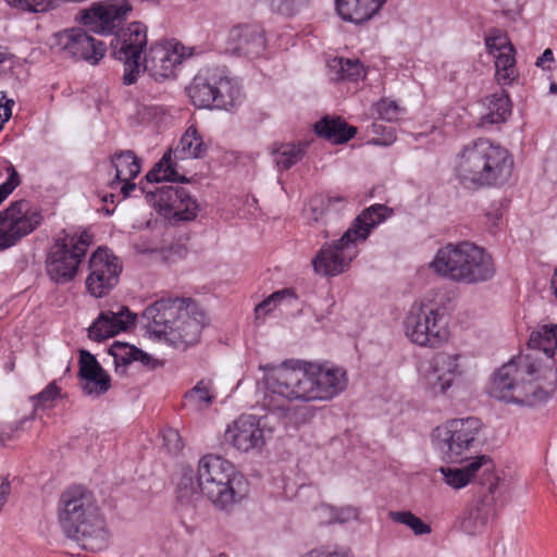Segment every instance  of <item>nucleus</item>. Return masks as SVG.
<instances>
[{
	"label": "nucleus",
	"mask_w": 557,
	"mask_h": 557,
	"mask_svg": "<svg viewBox=\"0 0 557 557\" xmlns=\"http://www.w3.org/2000/svg\"><path fill=\"white\" fill-rule=\"evenodd\" d=\"M60 395V387L55 382L49 383L44 391L30 397L34 409H46L54 406L55 399Z\"/></svg>",
	"instance_id": "nucleus-41"
},
{
	"label": "nucleus",
	"mask_w": 557,
	"mask_h": 557,
	"mask_svg": "<svg viewBox=\"0 0 557 557\" xmlns=\"http://www.w3.org/2000/svg\"><path fill=\"white\" fill-rule=\"evenodd\" d=\"M7 3L21 11L44 13L60 7L59 0H5Z\"/></svg>",
	"instance_id": "nucleus-40"
},
{
	"label": "nucleus",
	"mask_w": 557,
	"mask_h": 557,
	"mask_svg": "<svg viewBox=\"0 0 557 557\" xmlns=\"http://www.w3.org/2000/svg\"><path fill=\"white\" fill-rule=\"evenodd\" d=\"M41 213L29 201L20 199L0 212V250L16 245L41 223Z\"/></svg>",
	"instance_id": "nucleus-13"
},
{
	"label": "nucleus",
	"mask_w": 557,
	"mask_h": 557,
	"mask_svg": "<svg viewBox=\"0 0 557 557\" xmlns=\"http://www.w3.org/2000/svg\"><path fill=\"white\" fill-rule=\"evenodd\" d=\"M528 346L532 354L513 358L495 372L490 386L492 397L533 407L545 403L556 391L553 357L557 350V324L537 326Z\"/></svg>",
	"instance_id": "nucleus-1"
},
{
	"label": "nucleus",
	"mask_w": 557,
	"mask_h": 557,
	"mask_svg": "<svg viewBox=\"0 0 557 557\" xmlns=\"http://www.w3.org/2000/svg\"><path fill=\"white\" fill-rule=\"evenodd\" d=\"M104 202L107 201H111L113 202L114 201V195L113 194H110V195H106L102 199Z\"/></svg>",
	"instance_id": "nucleus-54"
},
{
	"label": "nucleus",
	"mask_w": 557,
	"mask_h": 557,
	"mask_svg": "<svg viewBox=\"0 0 557 557\" xmlns=\"http://www.w3.org/2000/svg\"><path fill=\"white\" fill-rule=\"evenodd\" d=\"M512 170L513 159L509 151L485 138L466 145L456 156L455 174L466 188L503 185Z\"/></svg>",
	"instance_id": "nucleus-5"
},
{
	"label": "nucleus",
	"mask_w": 557,
	"mask_h": 557,
	"mask_svg": "<svg viewBox=\"0 0 557 557\" xmlns=\"http://www.w3.org/2000/svg\"><path fill=\"white\" fill-rule=\"evenodd\" d=\"M554 60V54L550 49H546L540 58H537L535 65L543 66L545 62H552Z\"/></svg>",
	"instance_id": "nucleus-50"
},
{
	"label": "nucleus",
	"mask_w": 557,
	"mask_h": 557,
	"mask_svg": "<svg viewBox=\"0 0 557 557\" xmlns=\"http://www.w3.org/2000/svg\"><path fill=\"white\" fill-rule=\"evenodd\" d=\"M187 94L198 108L227 109L233 106L238 91L226 76L205 71L194 77Z\"/></svg>",
	"instance_id": "nucleus-12"
},
{
	"label": "nucleus",
	"mask_w": 557,
	"mask_h": 557,
	"mask_svg": "<svg viewBox=\"0 0 557 557\" xmlns=\"http://www.w3.org/2000/svg\"><path fill=\"white\" fill-rule=\"evenodd\" d=\"M214 391L210 381L201 380L185 394V406L195 411L209 408L214 399Z\"/></svg>",
	"instance_id": "nucleus-34"
},
{
	"label": "nucleus",
	"mask_w": 557,
	"mask_h": 557,
	"mask_svg": "<svg viewBox=\"0 0 557 557\" xmlns=\"http://www.w3.org/2000/svg\"><path fill=\"white\" fill-rule=\"evenodd\" d=\"M438 309L431 302H414L404 321L405 334L414 344L437 347L445 334L438 324Z\"/></svg>",
	"instance_id": "nucleus-14"
},
{
	"label": "nucleus",
	"mask_w": 557,
	"mask_h": 557,
	"mask_svg": "<svg viewBox=\"0 0 557 557\" xmlns=\"http://www.w3.org/2000/svg\"><path fill=\"white\" fill-rule=\"evenodd\" d=\"M111 163L115 169V178L117 181H132L141 170L140 159L132 150L114 153L111 157Z\"/></svg>",
	"instance_id": "nucleus-31"
},
{
	"label": "nucleus",
	"mask_w": 557,
	"mask_h": 557,
	"mask_svg": "<svg viewBox=\"0 0 557 557\" xmlns=\"http://www.w3.org/2000/svg\"><path fill=\"white\" fill-rule=\"evenodd\" d=\"M113 55L123 63L124 85L136 83L141 73V53L147 46V27L140 22L131 23L121 29L111 41Z\"/></svg>",
	"instance_id": "nucleus-11"
},
{
	"label": "nucleus",
	"mask_w": 557,
	"mask_h": 557,
	"mask_svg": "<svg viewBox=\"0 0 557 557\" xmlns=\"http://www.w3.org/2000/svg\"><path fill=\"white\" fill-rule=\"evenodd\" d=\"M493 468L494 465L492 459L485 455H482L475 457L461 468L441 467L440 472L442 473L445 483L455 490L465 487L472 478L481 473L485 476V481L482 482L484 490L490 484V476H496L493 472Z\"/></svg>",
	"instance_id": "nucleus-23"
},
{
	"label": "nucleus",
	"mask_w": 557,
	"mask_h": 557,
	"mask_svg": "<svg viewBox=\"0 0 557 557\" xmlns=\"http://www.w3.org/2000/svg\"><path fill=\"white\" fill-rule=\"evenodd\" d=\"M504 10L511 11L517 5L518 0H495Z\"/></svg>",
	"instance_id": "nucleus-51"
},
{
	"label": "nucleus",
	"mask_w": 557,
	"mask_h": 557,
	"mask_svg": "<svg viewBox=\"0 0 557 557\" xmlns=\"http://www.w3.org/2000/svg\"><path fill=\"white\" fill-rule=\"evenodd\" d=\"M190 55L189 49L177 41L156 42L141 62V73L147 71L156 79L169 78L174 75L176 66Z\"/></svg>",
	"instance_id": "nucleus-19"
},
{
	"label": "nucleus",
	"mask_w": 557,
	"mask_h": 557,
	"mask_svg": "<svg viewBox=\"0 0 557 557\" xmlns=\"http://www.w3.org/2000/svg\"><path fill=\"white\" fill-rule=\"evenodd\" d=\"M346 205V200L342 196H317L310 201V210L312 212V219L319 221L325 213L338 212Z\"/></svg>",
	"instance_id": "nucleus-38"
},
{
	"label": "nucleus",
	"mask_w": 557,
	"mask_h": 557,
	"mask_svg": "<svg viewBox=\"0 0 557 557\" xmlns=\"http://www.w3.org/2000/svg\"><path fill=\"white\" fill-rule=\"evenodd\" d=\"M59 522L64 534L86 550L97 552L107 546L104 520L92 505L91 494L81 486L62 493Z\"/></svg>",
	"instance_id": "nucleus-6"
},
{
	"label": "nucleus",
	"mask_w": 557,
	"mask_h": 557,
	"mask_svg": "<svg viewBox=\"0 0 557 557\" xmlns=\"http://www.w3.org/2000/svg\"><path fill=\"white\" fill-rule=\"evenodd\" d=\"M430 268L441 277L467 285L487 282L496 272L492 256L467 240L440 248Z\"/></svg>",
	"instance_id": "nucleus-7"
},
{
	"label": "nucleus",
	"mask_w": 557,
	"mask_h": 557,
	"mask_svg": "<svg viewBox=\"0 0 557 557\" xmlns=\"http://www.w3.org/2000/svg\"><path fill=\"white\" fill-rule=\"evenodd\" d=\"M206 151L207 146L197 128L189 126L175 148V156L181 159H198L202 158Z\"/></svg>",
	"instance_id": "nucleus-30"
},
{
	"label": "nucleus",
	"mask_w": 557,
	"mask_h": 557,
	"mask_svg": "<svg viewBox=\"0 0 557 557\" xmlns=\"http://www.w3.org/2000/svg\"><path fill=\"white\" fill-rule=\"evenodd\" d=\"M485 45L488 52L493 55L504 53L508 48H513L508 37L499 29H493L485 38Z\"/></svg>",
	"instance_id": "nucleus-43"
},
{
	"label": "nucleus",
	"mask_w": 557,
	"mask_h": 557,
	"mask_svg": "<svg viewBox=\"0 0 557 557\" xmlns=\"http://www.w3.org/2000/svg\"><path fill=\"white\" fill-rule=\"evenodd\" d=\"M485 106L486 112L482 116L483 125L503 123L511 115V102L504 90L488 96Z\"/></svg>",
	"instance_id": "nucleus-29"
},
{
	"label": "nucleus",
	"mask_w": 557,
	"mask_h": 557,
	"mask_svg": "<svg viewBox=\"0 0 557 557\" xmlns=\"http://www.w3.org/2000/svg\"><path fill=\"white\" fill-rule=\"evenodd\" d=\"M495 58L496 79L500 85H509L517 77L515 48H508L504 53H497Z\"/></svg>",
	"instance_id": "nucleus-36"
},
{
	"label": "nucleus",
	"mask_w": 557,
	"mask_h": 557,
	"mask_svg": "<svg viewBox=\"0 0 557 557\" xmlns=\"http://www.w3.org/2000/svg\"><path fill=\"white\" fill-rule=\"evenodd\" d=\"M110 352L114 357L115 361H121L123 364L140 362L148 369H153L156 367V360L150 355L126 343H114Z\"/></svg>",
	"instance_id": "nucleus-32"
},
{
	"label": "nucleus",
	"mask_w": 557,
	"mask_h": 557,
	"mask_svg": "<svg viewBox=\"0 0 557 557\" xmlns=\"http://www.w3.org/2000/svg\"><path fill=\"white\" fill-rule=\"evenodd\" d=\"M91 243L92 235L87 231L69 234L63 230L54 240L47 260V272L51 280L58 284L71 282Z\"/></svg>",
	"instance_id": "nucleus-9"
},
{
	"label": "nucleus",
	"mask_w": 557,
	"mask_h": 557,
	"mask_svg": "<svg viewBox=\"0 0 557 557\" xmlns=\"http://www.w3.org/2000/svg\"><path fill=\"white\" fill-rule=\"evenodd\" d=\"M330 67L337 75L334 79L357 82L366 76L364 67L358 59L334 58L330 62Z\"/></svg>",
	"instance_id": "nucleus-35"
},
{
	"label": "nucleus",
	"mask_w": 557,
	"mask_h": 557,
	"mask_svg": "<svg viewBox=\"0 0 557 557\" xmlns=\"http://www.w3.org/2000/svg\"><path fill=\"white\" fill-rule=\"evenodd\" d=\"M134 322L135 314L126 307H120L117 311L101 312L88 329V336L94 341L101 342L125 331Z\"/></svg>",
	"instance_id": "nucleus-26"
},
{
	"label": "nucleus",
	"mask_w": 557,
	"mask_h": 557,
	"mask_svg": "<svg viewBox=\"0 0 557 557\" xmlns=\"http://www.w3.org/2000/svg\"><path fill=\"white\" fill-rule=\"evenodd\" d=\"M376 111L381 119L386 121H395L398 119L401 109L395 101L383 99L377 103Z\"/></svg>",
	"instance_id": "nucleus-46"
},
{
	"label": "nucleus",
	"mask_w": 557,
	"mask_h": 557,
	"mask_svg": "<svg viewBox=\"0 0 557 557\" xmlns=\"http://www.w3.org/2000/svg\"><path fill=\"white\" fill-rule=\"evenodd\" d=\"M286 297H294L292 289L284 288L271 294L267 299L257 305L255 308L256 319H260L271 312L277 306V304H280Z\"/></svg>",
	"instance_id": "nucleus-42"
},
{
	"label": "nucleus",
	"mask_w": 557,
	"mask_h": 557,
	"mask_svg": "<svg viewBox=\"0 0 557 557\" xmlns=\"http://www.w3.org/2000/svg\"><path fill=\"white\" fill-rule=\"evenodd\" d=\"M552 287L554 289L555 295L557 296V265H556L553 278H552Z\"/></svg>",
	"instance_id": "nucleus-53"
},
{
	"label": "nucleus",
	"mask_w": 557,
	"mask_h": 557,
	"mask_svg": "<svg viewBox=\"0 0 557 557\" xmlns=\"http://www.w3.org/2000/svg\"><path fill=\"white\" fill-rule=\"evenodd\" d=\"M459 354L440 351L422 366L420 381L432 395H444L461 374L459 369Z\"/></svg>",
	"instance_id": "nucleus-18"
},
{
	"label": "nucleus",
	"mask_w": 557,
	"mask_h": 557,
	"mask_svg": "<svg viewBox=\"0 0 557 557\" xmlns=\"http://www.w3.org/2000/svg\"><path fill=\"white\" fill-rule=\"evenodd\" d=\"M8 178L0 185V205L12 194V191L21 184V177L16 169L9 164L5 168Z\"/></svg>",
	"instance_id": "nucleus-44"
},
{
	"label": "nucleus",
	"mask_w": 557,
	"mask_h": 557,
	"mask_svg": "<svg viewBox=\"0 0 557 557\" xmlns=\"http://www.w3.org/2000/svg\"><path fill=\"white\" fill-rule=\"evenodd\" d=\"M143 190L146 193V199L166 219L191 221L197 216L198 205L182 186L170 185Z\"/></svg>",
	"instance_id": "nucleus-16"
},
{
	"label": "nucleus",
	"mask_w": 557,
	"mask_h": 557,
	"mask_svg": "<svg viewBox=\"0 0 557 557\" xmlns=\"http://www.w3.org/2000/svg\"><path fill=\"white\" fill-rule=\"evenodd\" d=\"M81 387L85 395L98 397L109 391L110 375L104 371L96 357L87 350L79 351Z\"/></svg>",
	"instance_id": "nucleus-24"
},
{
	"label": "nucleus",
	"mask_w": 557,
	"mask_h": 557,
	"mask_svg": "<svg viewBox=\"0 0 557 557\" xmlns=\"http://www.w3.org/2000/svg\"><path fill=\"white\" fill-rule=\"evenodd\" d=\"M260 369L270 371L262 405L271 411L283 409L275 401L276 396L285 400L326 401L342 394L348 384L346 371L334 366L304 362L277 368L260 366Z\"/></svg>",
	"instance_id": "nucleus-2"
},
{
	"label": "nucleus",
	"mask_w": 557,
	"mask_h": 557,
	"mask_svg": "<svg viewBox=\"0 0 557 557\" xmlns=\"http://www.w3.org/2000/svg\"><path fill=\"white\" fill-rule=\"evenodd\" d=\"M549 90L552 94H556L557 92V84L556 83L550 84Z\"/></svg>",
	"instance_id": "nucleus-55"
},
{
	"label": "nucleus",
	"mask_w": 557,
	"mask_h": 557,
	"mask_svg": "<svg viewBox=\"0 0 557 557\" xmlns=\"http://www.w3.org/2000/svg\"><path fill=\"white\" fill-rule=\"evenodd\" d=\"M392 210L384 205H373L363 210L343 236L330 245H324L312 260L317 273L335 276L344 272L357 257V244L364 242L370 232L386 219Z\"/></svg>",
	"instance_id": "nucleus-8"
},
{
	"label": "nucleus",
	"mask_w": 557,
	"mask_h": 557,
	"mask_svg": "<svg viewBox=\"0 0 557 557\" xmlns=\"http://www.w3.org/2000/svg\"><path fill=\"white\" fill-rule=\"evenodd\" d=\"M131 10L132 5L126 0L121 4L96 2L90 8L81 10L76 21L91 32L110 34Z\"/></svg>",
	"instance_id": "nucleus-21"
},
{
	"label": "nucleus",
	"mask_w": 557,
	"mask_h": 557,
	"mask_svg": "<svg viewBox=\"0 0 557 557\" xmlns=\"http://www.w3.org/2000/svg\"><path fill=\"white\" fill-rule=\"evenodd\" d=\"M144 325L151 336L176 349L197 345L208 324L206 313L191 299L161 298L141 313Z\"/></svg>",
	"instance_id": "nucleus-3"
},
{
	"label": "nucleus",
	"mask_w": 557,
	"mask_h": 557,
	"mask_svg": "<svg viewBox=\"0 0 557 557\" xmlns=\"http://www.w3.org/2000/svg\"><path fill=\"white\" fill-rule=\"evenodd\" d=\"M146 180L149 183L184 182L185 177L181 176L171 163V153H165L162 159L147 173Z\"/></svg>",
	"instance_id": "nucleus-37"
},
{
	"label": "nucleus",
	"mask_w": 557,
	"mask_h": 557,
	"mask_svg": "<svg viewBox=\"0 0 557 557\" xmlns=\"http://www.w3.org/2000/svg\"><path fill=\"white\" fill-rule=\"evenodd\" d=\"M107 214H111L112 211L110 209H106Z\"/></svg>",
	"instance_id": "nucleus-57"
},
{
	"label": "nucleus",
	"mask_w": 557,
	"mask_h": 557,
	"mask_svg": "<svg viewBox=\"0 0 557 557\" xmlns=\"http://www.w3.org/2000/svg\"><path fill=\"white\" fill-rule=\"evenodd\" d=\"M52 48L76 61L96 65L104 57L107 46L81 27L64 29L53 35Z\"/></svg>",
	"instance_id": "nucleus-15"
},
{
	"label": "nucleus",
	"mask_w": 557,
	"mask_h": 557,
	"mask_svg": "<svg viewBox=\"0 0 557 557\" xmlns=\"http://www.w3.org/2000/svg\"><path fill=\"white\" fill-rule=\"evenodd\" d=\"M388 517L397 523L407 525L416 535H424L431 533V527L423 522L411 511H389Z\"/></svg>",
	"instance_id": "nucleus-39"
},
{
	"label": "nucleus",
	"mask_w": 557,
	"mask_h": 557,
	"mask_svg": "<svg viewBox=\"0 0 557 557\" xmlns=\"http://www.w3.org/2000/svg\"><path fill=\"white\" fill-rule=\"evenodd\" d=\"M124 185L121 188V191L124 197H127L132 190L136 188V184L132 181H122Z\"/></svg>",
	"instance_id": "nucleus-52"
},
{
	"label": "nucleus",
	"mask_w": 557,
	"mask_h": 557,
	"mask_svg": "<svg viewBox=\"0 0 557 557\" xmlns=\"http://www.w3.org/2000/svg\"><path fill=\"white\" fill-rule=\"evenodd\" d=\"M481 428V420L475 417L453 419L437 426L433 436L443 456L450 462H457L479 444Z\"/></svg>",
	"instance_id": "nucleus-10"
},
{
	"label": "nucleus",
	"mask_w": 557,
	"mask_h": 557,
	"mask_svg": "<svg viewBox=\"0 0 557 557\" xmlns=\"http://www.w3.org/2000/svg\"><path fill=\"white\" fill-rule=\"evenodd\" d=\"M315 133L332 144H344L352 138L356 127L348 125L342 117L325 116L314 125Z\"/></svg>",
	"instance_id": "nucleus-28"
},
{
	"label": "nucleus",
	"mask_w": 557,
	"mask_h": 557,
	"mask_svg": "<svg viewBox=\"0 0 557 557\" xmlns=\"http://www.w3.org/2000/svg\"><path fill=\"white\" fill-rule=\"evenodd\" d=\"M386 0H336L338 15L347 22L361 24L379 13Z\"/></svg>",
	"instance_id": "nucleus-27"
},
{
	"label": "nucleus",
	"mask_w": 557,
	"mask_h": 557,
	"mask_svg": "<svg viewBox=\"0 0 557 557\" xmlns=\"http://www.w3.org/2000/svg\"><path fill=\"white\" fill-rule=\"evenodd\" d=\"M14 106V101L12 99L7 98V94L4 91H0V121L3 117L4 110L7 108L12 112V107Z\"/></svg>",
	"instance_id": "nucleus-49"
},
{
	"label": "nucleus",
	"mask_w": 557,
	"mask_h": 557,
	"mask_svg": "<svg viewBox=\"0 0 557 557\" xmlns=\"http://www.w3.org/2000/svg\"><path fill=\"white\" fill-rule=\"evenodd\" d=\"M199 494L216 508L224 509L244 498L245 481L228 460L208 454L200 458L196 475L193 470H185L177 483V497L182 503H189Z\"/></svg>",
	"instance_id": "nucleus-4"
},
{
	"label": "nucleus",
	"mask_w": 557,
	"mask_h": 557,
	"mask_svg": "<svg viewBox=\"0 0 557 557\" xmlns=\"http://www.w3.org/2000/svg\"><path fill=\"white\" fill-rule=\"evenodd\" d=\"M164 446L171 453H178L182 450L184 443L176 429L166 428L162 433Z\"/></svg>",
	"instance_id": "nucleus-47"
},
{
	"label": "nucleus",
	"mask_w": 557,
	"mask_h": 557,
	"mask_svg": "<svg viewBox=\"0 0 557 557\" xmlns=\"http://www.w3.org/2000/svg\"><path fill=\"white\" fill-rule=\"evenodd\" d=\"M86 288L97 298L107 296L119 283L122 264L107 248H98L89 258Z\"/></svg>",
	"instance_id": "nucleus-17"
},
{
	"label": "nucleus",
	"mask_w": 557,
	"mask_h": 557,
	"mask_svg": "<svg viewBox=\"0 0 557 557\" xmlns=\"http://www.w3.org/2000/svg\"><path fill=\"white\" fill-rule=\"evenodd\" d=\"M299 557H354L345 548L320 546L301 554Z\"/></svg>",
	"instance_id": "nucleus-45"
},
{
	"label": "nucleus",
	"mask_w": 557,
	"mask_h": 557,
	"mask_svg": "<svg viewBox=\"0 0 557 557\" xmlns=\"http://www.w3.org/2000/svg\"><path fill=\"white\" fill-rule=\"evenodd\" d=\"M307 146L306 143H287L274 148L272 154L277 169L285 171L299 162L304 158Z\"/></svg>",
	"instance_id": "nucleus-33"
},
{
	"label": "nucleus",
	"mask_w": 557,
	"mask_h": 557,
	"mask_svg": "<svg viewBox=\"0 0 557 557\" xmlns=\"http://www.w3.org/2000/svg\"><path fill=\"white\" fill-rule=\"evenodd\" d=\"M228 45L238 55H260L265 49L264 32L257 24L234 26L228 34Z\"/></svg>",
	"instance_id": "nucleus-25"
},
{
	"label": "nucleus",
	"mask_w": 557,
	"mask_h": 557,
	"mask_svg": "<svg viewBox=\"0 0 557 557\" xmlns=\"http://www.w3.org/2000/svg\"><path fill=\"white\" fill-rule=\"evenodd\" d=\"M395 140V136L391 135V139L388 141H385L384 145H389Z\"/></svg>",
	"instance_id": "nucleus-56"
},
{
	"label": "nucleus",
	"mask_w": 557,
	"mask_h": 557,
	"mask_svg": "<svg viewBox=\"0 0 557 557\" xmlns=\"http://www.w3.org/2000/svg\"><path fill=\"white\" fill-rule=\"evenodd\" d=\"M271 433L261 426L260 420L251 414H243L224 433L225 443L239 451L260 450Z\"/></svg>",
	"instance_id": "nucleus-20"
},
{
	"label": "nucleus",
	"mask_w": 557,
	"mask_h": 557,
	"mask_svg": "<svg viewBox=\"0 0 557 557\" xmlns=\"http://www.w3.org/2000/svg\"><path fill=\"white\" fill-rule=\"evenodd\" d=\"M11 493V484L8 478L0 476V511L2 510Z\"/></svg>",
	"instance_id": "nucleus-48"
},
{
	"label": "nucleus",
	"mask_w": 557,
	"mask_h": 557,
	"mask_svg": "<svg viewBox=\"0 0 557 557\" xmlns=\"http://www.w3.org/2000/svg\"><path fill=\"white\" fill-rule=\"evenodd\" d=\"M497 486L498 478L490 476L488 486L465 510L460 520V528L465 533L474 535L485 528L488 518L494 512Z\"/></svg>",
	"instance_id": "nucleus-22"
}]
</instances>
